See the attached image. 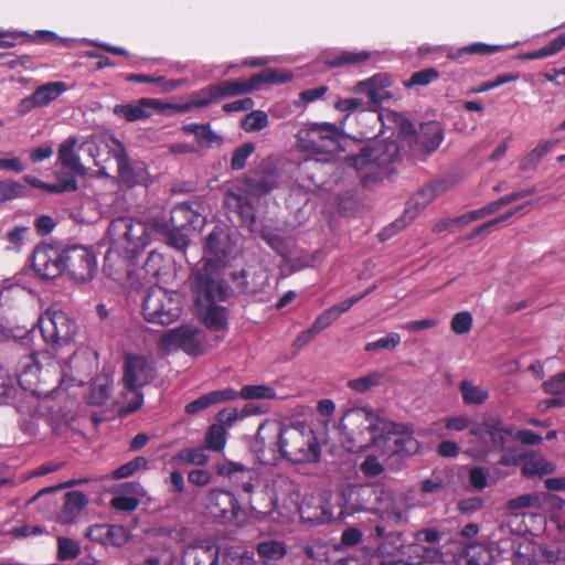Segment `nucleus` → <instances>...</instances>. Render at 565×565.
I'll use <instances>...</instances> for the list:
<instances>
[{
  "instance_id": "ea45409f",
  "label": "nucleus",
  "mask_w": 565,
  "mask_h": 565,
  "mask_svg": "<svg viewBox=\"0 0 565 565\" xmlns=\"http://www.w3.org/2000/svg\"><path fill=\"white\" fill-rule=\"evenodd\" d=\"M343 510L340 508L338 514H334V507L326 501L319 505L318 510L312 514H308L306 519L313 524H330L335 520H342Z\"/></svg>"
},
{
  "instance_id": "ddd939ff",
  "label": "nucleus",
  "mask_w": 565,
  "mask_h": 565,
  "mask_svg": "<svg viewBox=\"0 0 565 565\" xmlns=\"http://www.w3.org/2000/svg\"><path fill=\"white\" fill-rule=\"evenodd\" d=\"M469 434L478 438L489 450L504 451L509 443L514 439L513 428L504 425L502 419L497 417H488L479 424H473Z\"/></svg>"
},
{
  "instance_id": "e433bc0d",
  "label": "nucleus",
  "mask_w": 565,
  "mask_h": 565,
  "mask_svg": "<svg viewBox=\"0 0 565 565\" xmlns=\"http://www.w3.org/2000/svg\"><path fill=\"white\" fill-rule=\"evenodd\" d=\"M234 399L243 398L246 401L254 399H274L276 397V391L274 387L265 384L256 385H244L241 391L233 390Z\"/></svg>"
},
{
  "instance_id": "b1692460",
  "label": "nucleus",
  "mask_w": 565,
  "mask_h": 565,
  "mask_svg": "<svg viewBox=\"0 0 565 565\" xmlns=\"http://www.w3.org/2000/svg\"><path fill=\"white\" fill-rule=\"evenodd\" d=\"M200 204L198 202H182L177 204L170 215V223L173 227L194 230L202 226L204 217L200 212Z\"/></svg>"
},
{
  "instance_id": "473e14b6",
  "label": "nucleus",
  "mask_w": 565,
  "mask_h": 565,
  "mask_svg": "<svg viewBox=\"0 0 565 565\" xmlns=\"http://www.w3.org/2000/svg\"><path fill=\"white\" fill-rule=\"evenodd\" d=\"M67 90V85L64 82H50L39 86L33 93V100L39 107H45L60 95Z\"/></svg>"
},
{
  "instance_id": "412c9836",
  "label": "nucleus",
  "mask_w": 565,
  "mask_h": 565,
  "mask_svg": "<svg viewBox=\"0 0 565 565\" xmlns=\"http://www.w3.org/2000/svg\"><path fill=\"white\" fill-rule=\"evenodd\" d=\"M220 546L210 537L196 539L182 552L183 565H218Z\"/></svg>"
},
{
  "instance_id": "a211bd4d",
  "label": "nucleus",
  "mask_w": 565,
  "mask_h": 565,
  "mask_svg": "<svg viewBox=\"0 0 565 565\" xmlns=\"http://www.w3.org/2000/svg\"><path fill=\"white\" fill-rule=\"evenodd\" d=\"M205 266L213 263L220 267L222 279L225 277V264L233 253V243L230 235L223 228L216 226L206 237Z\"/></svg>"
},
{
  "instance_id": "774afa93",
  "label": "nucleus",
  "mask_w": 565,
  "mask_h": 565,
  "mask_svg": "<svg viewBox=\"0 0 565 565\" xmlns=\"http://www.w3.org/2000/svg\"><path fill=\"white\" fill-rule=\"evenodd\" d=\"M544 391L547 394H565V372L558 373L553 376L551 380L544 382L543 384Z\"/></svg>"
},
{
  "instance_id": "680f3d73",
  "label": "nucleus",
  "mask_w": 565,
  "mask_h": 565,
  "mask_svg": "<svg viewBox=\"0 0 565 565\" xmlns=\"http://www.w3.org/2000/svg\"><path fill=\"white\" fill-rule=\"evenodd\" d=\"M109 398V386L107 383L95 381L90 385L88 403L96 406L104 405Z\"/></svg>"
},
{
  "instance_id": "7ed1b4c3",
  "label": "nucleus",
  "mask_w": 565,
  "mask_h": 565,
  "mask_svg": "<svg viewBox=\"0 0 565 565\" xmlns=\"http://www.w3.org/2000/svg\"><path fill=\"white\" fill-rule=\"evenodd\" d=\"M340 427L345 436L348 450L359 452L395 430L396 425L380 418L366 408L351 409L341 418Z\"/></svg>"
},
{
  "instance_id": "a878e982",
  "label": "nucleus",
  "mask_w": 565,
  "mask_h": 565,
  "mask_svg": "<svg viewBox=\"0 0 565 565\" xmlns=\"http://www.w3.org/2000/svg\"><path fill=\"white\" fill-rule=\"evenodd\" d=\"M88 498L81 491H68L65 494L64 504L57 515L61 524L72 523L77 515L87 507Z\"/></svg>"
},
{
  "instance_id": "58836bf2",
  "label": "nucleus",
  "mask_w": 565,
  "mask_h": 565,
  "mask_svg": "<svg viewBox=\"0 0 565 565\" xmlns=\"http://www.w3.org/2000/svg\"><path fill=\"white\" fill-rule=\"evenodd\" d=\"M257 553L264 562L278 561L287 554L286 544L277 540H267L257 544Z\"/></svg>"
},
{
  "instance_id": "6e6552de",
  "label": "nucleus",
  "mask_w": 565,
  "mask_h": 565,
  "mask_svg": "<svg viewBox=\"0 0 565 565\" xmlns=\"http://www.w3.org/2000/svg\"><path fill=\"white\" fill-rule=\"evenodd\" d=\"M107 234L114 246L121 247L129 256H135L149 243L150 232L148 225L128 216L113 220Z\"/></svg>"
},
{
  "instance_id": "c85d7f7f",
  "label": "nucleus",
  "mask_w": 565,
  "mask_h": 565,
  "mask_svg": "<svg viewBox=\"0 0 565 565\" xmlns=\"http://www.w3.org/2000/svg\"><path fill=\"white\" fill-rule=\"evenodd\" d=\"M556 466L541 455L530 454L523 458L521 475L526 478L543 477L553 473Z\"/></svg>"
},
{
  "instance_id": "603ef678",
  "label": "nucleus",
  "mask_w": 565,
  "mask_h": 565,
  "mask_svg": "<svg viewBox=\"0 0 565 565\" xmlns=\"http://www.w3.org/2000/svg\"><path fill=\"white\" fill-rule=\"evenodd\" d=\"M268 115L264 110H252L242 121L245 131H259L268 126Z\"/></svg>"
},
{
  "instance_id": "49530a36",
  "label": "nucleus",
  "mask_w": 565,
  "mask_h": 565,
  "mask_svg": "<svg viewBox=\"0 0 565 565\" xmlns=\"http://www.w3.org/2000/svg\"><path fill=\"white\" fill-rule=\"evenodd\" d=\"M383 374L379 371H372L361 377L350 380L348 386L358 393H365L370 388L380 384Z\"/></svg>"
},
{
  "instance_id": "393cba45",
  "label": "nucleus",
  "mask_w": 565,
  "mask_h": 565,
  "mask_svg": "<svg viewBox=\"0 0 565 565\" xmlns=\"http://www.w3.org/2000/svg\"><path fill=\"white\" fill-rule=\"evenodd\" d=\"M248 504L250 511L257 519H264L270 515L277 504V500L271 491L266 488L254 489L248 493Z\"/></svg>"
},
{
  "instance_id": "72a5a7b5",
  "label": "nucleus",
  "mask_w": 565,
  "mask_h": 565,
  "mask_svg": "<svg viewBox=\"0 0 565 565\" xmlns=\"http://www.w3.org/2000/svg\"><path fill=\"white\" fill-rule=\"evenodd\" d=\"M209 461V456L205 454V448H183L175 452L171 462L175 466L186 467L190 465L204 466Z\"/></svg>"
},
{
  "instance_id": "1a4fd4ad",
  "label": "nucleus",
  "mask_w": 565,
  "mask_h": 565,
  "mask_svg": "<svg viewBox=\"0 0 565 565\" xmlns=\"http://www.w3.org/2000/svg\"><path fill=\"white\" fill-rule=\"evenodd\" d=\"M342 130L330 122H313L300 129L297 135L298 147L310 154H332L340 146Z\"/></svg>"
},
{
  "instance_id": "f257e3e1",
  "label": "nucleus",
  "mask_w": 565,
  "mask_h": 565,
  "mask_svg": "<svg viewBox=\"0 0 565 565\" xmlns=\"http://www.w3.org/2000/svg\"><path fill=\"white\" fill-rule=\"evenodd\" d=\"M193 301L203 324L212 331H223L228 328V312L217 302H223L231 296V287L222 279L220 267L207 263L195 269L189 278Z\"/></svg>"
},
{
  "instance_id": "bf43d9fd",
  "label": "nucleus",
  "mask_w": 565,
  "mask_h": 565,
  "mask_svg": "<svg viewBox=\"0 0 565 565\" xmlns=\"http://www.w3.org/2000/svg\"><path fill=\"white\" fill-rule=\"evenodd\" d=\"M522 209V206H518V207H514L510 211H508L507 213L498 216V217H494L479 226H477L469 235H468V238L472 239V238H476L477 236H480L482 235L484 232L491 230L492 227L499 225L500 223H503L505 221H508L512 215H514L518 211H520Z\"/></svg>"
},
{
  "instance_id": "052dcab7",
  "label": "nucleus",
  "mask_w": 565,
  "mask_h": 565,
  "mask_svg": "<svg viewBox=\"0 0 565 565\" xmlns=\"http://www.w3.org/2000/svg\"><path fill=\"white\" fill-rule=\"evenodd\" d=\"M472 316L468 311L456 313L450 321V329L456 334L468 333L472 328Z\"/></svg>"
},
{
  "instance_id": "9b49d317",
  "label": "nucleus",
  "mask_w": 565,
  "mask_h": 565,
  "mask_svg": "<svg viewBox=\"0 0 565 565\" xmlns=\"http://www.w3.org/2000/svg\"><path fill=\"white\" fill-rule=\"evenodd\" d=\"M38 327L46 344L64 345L77 333L76 322L64 311L47 309L38 319Z\"/></svg>"
},
{
  "instance_id": "4d7b16f0",
  "label": "nucleus",
  "mask_w": 565,
  "mask_h": 565,
  "mask_svg": "<svg viewBox=\"0 0 565 565\" xmlns=\"http://www.w3.org/2000/svg\"><path fill=\"white\" fill-rule=\"evenodd\" d=\"M196 108H204L220 99L216 83L194 92L192 95Z\"/></svg>"
},
{
  "instance_id": "6ab92c4d",
  "label": "nucleus",
  "mask_w": 565,
  "mask_h": 565,
  "mask_svg": "<svg viewBox=\"0 0 565 565\" xmlns=\"http://www.w3.org/2000/svg\"><path fill=\"white\" fill-rule=\"evenodd\" d=\"M215 471L218 476L227 478L246 494L259 488V473L255 468H248L239 462L224 460L215 466Z\"/></svg>"
},
{
  "instance_id": "0e129e2a",
  "label": "nucleus",
  "mask_w": 565,
  "mask_h": 565,
  "mask_svg": "<svg viewBox=\"0 0 565 565\" xmlns=\"http://www.w3.org/2000/svg\"><path fill=\"white\" fill-rule=\"evenodd\" d=\"M385 468L375 456H366L360 465V471L366 478H375L384 472Z\"/></svg>"
},
{
  "instance_id": "c756f323",
  "label": "nucleus",
  "mask_w": 565,
  "mask_h": 565,
  "mask_svg": "<svg viewBox=\"0 0 565 565\" xmlns=\"http://www.w3.org/2000/svg\"><path fill=\"white\" fill-rule=\"evenodd\" d=\"M418 139L425 153L429 154L436 151L444 140L440 124L437 121L422 124Z\"/></svg>"
},
{
  "instance_id": "c9c22d12",
  "label": "nucleus",
  "mask_w": 565,
  "mask_h": 565,
  "mask_svg": "<svg viewBox=\"0 0 565 565\" xmlns=\"http://www.w3.org/2000/svg\"><path fill=\"white\" fill-rule=\"evenodd\" d=\"M459 392L461 394L462 402L465 405H481L489 397L488 390L475 385L469 380H462L459 383Z\"/></svg>"
},
{
  "instance_id": "4c0bfd02",
  "label": "nucleus",
  "mask_w": 565,
  "mask_h": 565,
  "mask_svg": "<svg viewBox=\"0 0 565 565\" xmlns=\"http://www.w3.org/2000/svg\"><path fill=\"white\" fill-rule=\"evenodd\" d=\"M554 145L553 141L541 140L533 150L521 159L520 169L527 171L536 168Z\"/></svg>"
},
{
  "instance_id": "f8f14e48",
  "label": "nucleus",
  "mask_w": 565,
  "mask_h": 565,
  "mask_svg": "<svg viewBox=\"0 0 565 565\" xmlns=\"http://www.w3.org/2000/svg\"><path fill=\"white\" fill-rule=\"evenodd\" d=\"M64 273L76 282H86L97 273V260L94 252L81 244L63 248Z\"/></svg>"
},
{
  "instance_id": "a18cd8bd",
  "label": "nucleus",
  "mask_w": 565,
  "mask_h": 565,
  "mask_svg": "<svg viewBox=\"0 0 565 565\" xmlns=\"http://www.w3.org/2000/svg\"><path fill=\"white\" fill-rule=\"evenodd\" d=\"M467 565H488L491 552L482 544H470L465 548Z\"/></svg>"
},
{
  "instance_id": "2f4dec72",
  "label": "nucleus",
  "mask_w": 565,
  "mask_h": 565,
  "mask_svg": "<svg viewBox=\"0 0 565 565\" xmlns=\"http://www.w3.org/2000/svg\"><path fill=\"white\" fill-rule=\"evenodd\" d=\"M142 102L143 97L132 103L118 104L114 107L113 113L128 122L147 119L151 116V113L146 110V106Z\"/></svg>"
},
{
  "instance_id": "4be33fe9",
  "label": "nucleus",
  "mask_w": 565,
  "mask_h": 565,
  "mask_svg": "<svg viewBox=\"0 0 565 565\" xmlns=\"http://www.w3.org/2000/svg\"><path fill=\"white\" fill-rule=\"evenodd\" d=\"M383 521L398 525L406 521L407 504L403 498H396L383 486V495L379 497V502L374 509Z\"/></svg>"
},
{
  "instance_id": "864d4df0",
  "label": "nucleus",
  "mask_w": 565,
  "mask_h": 565,
  "mask_svg": "<svg viewBox=\"0 0 565 565\" xmlns=\"http://www.w3.org/2000/svg\"><path fill=\"white\" fill-rule=\"evenodd\" d=\"M141 388L142 387H125V404L121 409L125 415L135 413L142 406L143 394L141 392Z\"/></svg>"
},
{
  "instance_id": "6e6d98bb",
  "label": "nucleus",
  "mask_w": 565,
  "mask_h": 565,
  "mask_svg": "<svg viewBox=\"0 0 565 565\" xmlns=\"http://www.w3.org/2000/svg\"><path fill=\"white\" fill-rule=\"evenodd\" d=\"M401 344V335L396 332H390L376 341L367 342L364 345L365 352H373L377 350L393 351Z\"/></svg>"
},
{
  "instance_id": "423d86ee",
  "label": "nucleus",
  "mask_w": 565,
  "mask_h": 565,
  "mask_svg": "<svg viewBox=\"0 0 565 565\" xmlns=\"http://www.w3.org/2000/svg\"><path fill=\"white\" fill-rule=\"evenodd\" d=\"M46 366V372L53 370L55 373L58 371V365L54 356L49 351H29L28 353L19 354L15 364V377L23 390V395L31 393L32 395L42 393L40 387L41 374L43 367Z\"/></svg>"
},
{
  "instance_id": "338daca9",
  "label": "nucleus",
  "mask_w": 565,
  "mask_h": 565,
  "mask_svg": "<svg viewBox=\"0 0 565 565\" xmlns=\"http://www.w3.org/2000/svg\"><path fill=\"white\" fill-rule=\"evenodd\" d=\"M195 140L200 147H211L214 143H221L223 141L222 137L212 130L210 124L203 125Z\"/></svg>"
},
{
  "instance_id": "f704fd0d",
  "label": "nucleus",
  "mask_w": 565,
  "mask_h": 565,
  "mask_svg": "<svg viewBox=\"0 0 565 565\" xmlns=\"http://www.w3.org/2000/svg\"><path fill=\"white\" fill-rule=\"evenodd\" d=\"M154 227L158 232L166 235V243L178 249L184 250L189 244L188 235L184 233V228L173 227L167 222H157Z\"/></svg>"
},
{
  "instance_id": "cd10ccee",
  "label": "nucleus",
  "mask_w": 565,
  "mask_h": 565,
  "mask_svg": "<svg viewBox=\"0 0 565 565\" xmlns=\"http://www.w3.org/2000/svg\"><path fill=\"white\" fill-rule=\"evenodd\" d=\"M76 143L77 139L75 137L65 139L58 147L57 159L62 168L83 177L86 173V169L82 164L79 157L75 153Z\"/></svg>"
},
{
  "instance_id": "5701e85b",
  "label": "nucleus",
  "mask_w": 565,
  "mask_h": 565,
  "mask_svg": "<svg viewBox=\"0 0 565 565\" xmlns=\"http://www.w3.org/2000/svg\"><path fill=\"white\" fill-rule=\"evenodd\" d=\"M449 189L447 180H437L420 188L407 202L405 214L413 220L423 209L431 203L436 196Z\"/></svg>"
},
{
  "instance_id": "7c9ffc66",
  "label": "nucleus",
  "mask_w": 565,
  "mask_h": 565,
  "mask_svg": "<svg viewBox=\"0 0 565 565\" xmlns=\"http://www.w3.org/2000/svg\"><path fill=\"white\" fill-rule=\"evenodd\" d=\"M371 57L370 52L367 51H341L338 53H330L326 56L324 64L328 67H342L345 65H354L369 61Z\"/></svg>"
},
{
  "instance_id": "39448f33",
  "label": "nucleus",
  "mask_w": 565,
  "mask_h": 565,
  "mask_svg": "<svg viewBox=\"0 0 565 565\" xmlns=\"http://www.w3.org/2000/svg\"><path fill=\"white\" fill-rule=\"evenodd\" d=\"M399 157V146L395 141L377 142L372 147H364L356 156L349 158L351 166L356 169L369 168L362 175L361 182L369 188L384 179H388L394 169L391 167Z\"/></svg>"
},
{
  "instance_id": "de8ad7c7",
  "label": "nucleus",
  "mask_w": 565,
  "mask_h": 565,
  "mask_svg": "<svg viewBox=\"0 0 565 565\" xmlns=\"http://www.w3.org/2000/svg\"><path fill=\"white\" fill-rule=\"evenodd\" d=\"M147 463H148V461L145 457H142V456L135 457L132 460H130V461L121 465L117 469H115L111 472V478L114 480H120V479L128 478V477L132 476L134 473H136L138 470L146 469Z\"/></svg>"
},
{
  "instance_id": "13d9d810",
  "label": "nucleus",
  "mask_w": 565,
  "mask_h": 565,
  "mask_svg": "<svg viewBox=\"0 0 565 565\" xmlns=\"http://www.w3.org/2000/svg\"><path fill=\"white\" fill-rule=\"evenodd\" d=\"M81 548L78 544L68 537H58L57 557L61 561L74 559L78 556Z\"/></svg>"
},
{
  "instance_id": "37998d69",
  "label": "nucleus",
  "mask_w": 565,
  "mask_h": 565,
  "mask_svg": "<svg viewBox=\"0 0 565 565\" xmlns=\"http://www.w3.org/2000/svg\"><path fill=\"white\" fill-rule=\"evenodd\" d=\"M223 565H255L254 553L239 547H228L223 554Z\"/></svg>"
},
{
  "instance_id": "f03ea898",
  "label": "nucleus",
  "mask_w": 565,
  "mask_h": 565,
  "mask_svg": "<svg viewBox=\"0 0 565 565\" xmlns=\"http://www.w3.org/2000/svg\"><path fill=\"white\" fill-rule=\"evenodd\" d=\"M277 186L276 170L259 166L232 184L225 194L224 202L227 209L238 214L241 218L254 221L255 202L268 195Z\"/></svg>"
},
{
  "instance_id": "09e8293b",
  "label": "nucleus",
  "mask_w": 565,
  "mask_h": 565,
  "mask_svg": "<svg viewBox=\"0 0 565 565\" xmlns=\"http://www.w3.org/2000/svg\"><path fill=\"white\" fill-rule=\"evenodd\" d=\"M26 188L13 180L0 181V203L25 196Z\"/></svg>"
},
{
  "instance_id": "20e7f679",
  "label": "nucleus",
  "mask_w": 565,
  "mask_h": 565,
  "mask_svg": "<svg viewBox=\"0 0 565 565\" xmlns=\"http://www.w3.org/2000/svg\"><path fill=\"white\" fill-rule=\"evenodd\" d=\"M278 433V447L281 456L294 463L317 462L321 447L313 430L305 425L280 427L273 425Z\"/></svg>"
},
{
  "instance_id": "5fc2aeb1",
  "label": "nucleus",
  "mask_w": 565,
  "mask_h": 565,
  "mask_svg": "<svg viewBox=\"0 0 565 565\" xmlns=\"http://www.w3.org/2000/svg\"><path fill=\"white\" fill-rule=\"evenodd\" d=\"M17 394V387L9 372L0 364V405L8 404Z\"/></svg>"
},
{
  "instance_id": "69168bd1",
  "label": "nucleus",
  "mask_w": 565,
  "mask_h": 565,
  "mask_svg": "<svg viewBox=\"0 0 565 565\" xmlns=\"http://www.w3.org/2000/svg\"><path fill=\"white\" fill-rule=\"evenodd\" d=\"M108 531V545L122 546L130 539L129 532L125 526L118 524H109Z\"/></svg>"
},
{
  "instance_id": "e2e57ef3",
  "label": "nucleus",
  "mask_w": 565,
  "mask_h": 565,
  "mask_svg": "<svg viewBox=\"0 0 565 565\" xmlns=\"http://www.w3.org/2000/svg\"><path fill=\"white\" fill-rule=\"evenodd\" d=\"M118 174L128 185H135L140 181L139 174L134 170L126 154L120 157L118 160Z\"/></svg>"
},
{
  "instance_id": "8fccbe9b",
  "label": "nucleus",
  "mask_w": 565,
  "mask_h": 565,
  "mask_svg": "<svg viewBox=\"0 0 565 565\" xmlns=\"http://www.w3.org/2000/svg\"><path fill=\"white\" fill-rule=\"evenodd\" d=\"M438 77L439 72L436 68L427 67L413 73L412 76L404 82V86L406 88H412L414 86H427Z\"/></svg>"
},
{
  "instance_id": "3c124183",
  "label": "nucleus",
  "mask_w": 565,
  "mask_h": 565,
  "mask_svg": "<svg viewBox=\"0 0 565 565\" xmlns=\"http://www.w3.org/2000/svg\"><path fill=\"white\" fill-rule=\"evenodd\" d=\"M255 151V143L245 142L242 146L237 147L231 158V169L234 171L243 170L246 167V162L248 158Z\"/></svg>"
},
{
  "instance_id": "dca6fc26",
  "label": "nucleus",
  "mask_w": 565,
  "mask_h": 565,
  "mask_svg": "<svg viewBox=\"0 0 565 565\" xmlns=\"http://www.w3.org/2000/svg\"><path fill=\"white\" fill-rule=\"evenodd\" d=\"M63 259V248L41 244L33 250L32 268L38 277L51 280L64 273Z\"/></svg>"
},
{
  "instance_id": "f3484780",
  "label": "nucleus",
  "mask_w": 565,
  "mask_h": 565,
  "mask_svg": "<svg viewBox=\"0 0 565 565\" xmlns=\"http://www.w3.org/2000/svg\"><path fill=\"white\" fill-rule=\"evenodd\" d=\"M209 514L221 524L236 523L242 513L237 498L227 490L214 489L206 498Z\"/></svg>"
},
{
  "instance_id": "79ce46f5",
  "label": "nucleus",
  "mask_w": 565,
  "mask_h": 565,
  "mask_svg": "<svg viewBox=\"0 0 565 565\" xmlns=\"http://www.w3.org/2000/svg\"><path fill=\"white\" fill-rule=\"evenodd\" d=\"M225 444V428L217 424L211 425L205 435L204 448L213 451H220L224 448Z\"/></svg>"
},
{
  "instance_id": "bb28decb",
  "label": "nucleus",
  "mask_w": 565,
  "mask_h": 565,
  "mask_svg": "<svg viewBox=\"0 0 565 565\" xmlns=\"http://www.w3.org/2000/svg\"><path fill=\"white\" fill-rule=\"evenodd\" d=\"M233 388L225 387L222 390L211 391L203 394L195 401L189 403L185 406V413L189 415H195L201 411L209 408L212 405L220 404L223 402L233 401L234 397Z\"/></svg>"
},
{
  "instance_id": "aec40b11",
  "label": "nucleus",
  "mask_w": 565,
  "mask_h": 565,
  "mask_svg": "<svg viewBox=\"0 0 565 565\" xmlns=\"http://www.w3.org/2000/svg\"><path fill=\"white\" fill-rule=\"evenodd\" d=\"M156 377L152 363L141 355H127L124 364L122 382L125 387H143Z\"/></svg>"
},
{
  "instance_id": "2eb2a0df",
  "label": "nucleus",
  "mask_w": 565,
  "mask_h": 565,
  "mask_svg": "<svg viewBox=\"0 0 565 565\" xmlns=\"http://www.w3.org/2000/svg\"><path fill=\"white\" fill-rule=\"evenodd\" d=\"M380 495H383V484L380 483L348 484L342 490V499L350 513L374 512Z\"/></svg>"
},
{
  "instance_id": "c03bdc74",
  "label": "nucleus",
  "mask_w": 565,
  "mask_h": 565,
  "mask_svg": "<svg viewBox=\"0 0 565 565\" xmlns=\"http://www.w3.org/2000/svg\"><path fill=\"white\" fill-rule=\"evenodd\" d=\"M565 47V32L558 34L555 39H553L546 45L535 50L526 55L530 60H540L545 58L552 55L557 54Z\"/></svg>"
},
{
  "instance_id": "a19ab883",
  "label": "nucleus",
  "mask_w": 565,
  "mask_h": 565,
  "mask_svg": "<svg viewBox=\"0 0 565 565\" xmlns=\"http://www.w3.org/2000/svg\"><path fill=\"white\" fill-rule=\"evenodd\" d=\"M503 49L502 45H493L486 43H472L470 45L458 49L454 53H449L448 57L458 60L465 54L492 55Z\"/></svg>"
},
{
  "instance_id": "9d476101",
  "label": "nucleus",
  "mask_w": 565,
  "mask_h": 565,
  "mask_svg": "<svg viewBox=\"0 0 565 565\" xmlns=\"http://www.w3.org/2000/svg\"><path fill=\"white\" fill-rule=\"evenodd\" d=\"M291 79V75L278 68H265L248 79H226L216 83L220 98H231L250 94L267 84H282Z\"/></svg>"
},
{
  "instance_id": "4468645a",
  "label": "nucleus",
  "mask_w": 565,
  "mask_h": 565,
  "mask_svg": "<svg viewBox=\"0 0 565 565\" xmlns=\"http://www.w3.org/2000/svg\"><path fill=\"white\" fill-rule=\"evenodd\" d=\"M199 334L200 331L196 328L180 326L160 335L159 348L164 352L180 349L186 354L199 356L204 352Z\"/></svg>"
},
{
  "instance_id": "0eeeda50",
  "label": "nucleus",
  "mask_w": 565,
  "mask_h": 565,
  "mask_svg": "<svg viewBox=\"0 0 565 565\" xmlns=\"http://www.w3.org/2000/svg\"><path fill=\"white\" fill-rule=\"evenodd\" d=\"M182 313L181 296L162 287L151 288L142 301L143 318L160 326H169Z\"/></svg>"
}]
</instances>
